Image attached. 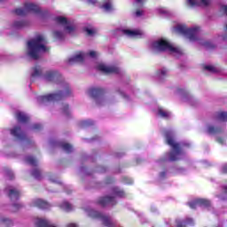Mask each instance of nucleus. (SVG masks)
<instances>
[{"mask_svg": "<svg viewBox=\"0 0 227 227\" xmlns=\"http://www.w3.org/2000/svg\"><path fill=\"white\" fill-rule=\"evenodd\" d=\"M47 38L43 34H38L27 43L26 55L31 59H38L43 52H49Z\"/></svg>", "mask_w": 227, "mask_h": 227, "instance_id": "nucleus-1", "label": "nucleus"}, {"mask_svg": "<svg viewBox=\"0 0 227 227\" xmlns=\"http://www.w3.org/2000/svg\"><path fill=\"white\" fill-rule=\"evenodd\" d=\"M54 22L57 24V27L52 33L55 40H63L67 35H72L75 32V25L68 21L64 16L55 17Z\"/></svg>", "mask_w": 227, "mask_h": 227, "instance_id": "nucleus-2", "label": "nucleus"}, {"mask_svg": "<svg viewBox=\"0 0 227 227\" xmlns=\"http://www.w3.org/2000/svg\"><path fill=\"white\" fill-rule=\"evenodd\" d=\"M151 51L154 53L157 52H169L173 56L178 58V56H182L184 52L182 49L176 47L175 45L171 44L168 39H158L153 41L151 43Z\"/></svg>", "mask_w": 227, "mask_h": 227, "instance_id": "nucleus-3", "label": "nucleus"}, {"mask_svg": "<svg viewBox=\"0 0 227 227\" xmlns=\"http://www.w3.org/2000/svg\"><path fill=\"white\" fill-rule=\"evenodd\" d=\"M164 136L166 138L167 145H168V146H171L172 148V152L168 155L165 156V160L174 161L182 159V146H189V144L179 145L176 142H175V138H173V131L171 130L165 131Z\"/></svg>", "mask_w": 227, "mask_h": 227, "instance_id": "nucleus-4", "label": "nucleus"}, {"mask_svg": "<svg viewBox=\"0 0 227 227\" xmlns=\"http://www.w3.org/2000/svg\"><path fill=\"white\" fill-rule=\"evenodd\" d=\"M116 198H125V192L118 187H114L111 189L110 195L100 198L98 203L101 207L116 205Z\"/></svg>", "mask_w": 227, "mask_h": 227, "instance_id": "nucleus-5", "label": "nucleus"}, {"mask_svg": "<svg viewBox=\"0 0 227 227\" xmlns=\"http://www.w3.org/2000/svg\"><path fill=\"white\" fill-rule=\"evenodd\" d=\"M29 12L35 13V15H38V17L43 16V12H42L40 6L31 2H25L24 8H17L16 10H14V13L16 15H19L20 17H24L27 15Z\"/></svg>", "mask_w": 227, "mask_h": 227, "instance_id": "nucleus-6", "label": "nucleus"}, {"mask_svg": "<svg viewBox=\"0 0 227 227\" xmlns=\"http://www.w3.org/2000/svg\"><path fill=\"white\" fill-rule=\"evenodd\" d=\"M175 30L178 35L188 38L190 42H196V40H198V35L200 33V27H198L188 28L185 25H177Z\"/></svg>", "mask_w": 227, "mask_h": 227, "instance_id": "nucleus-7", "label": "nucleus"}, {"mask_svg": "<svg viewBox=\"0 0 227 227\" xmlns=\"http://www.w3.org/2000/svg\"><path fill=\"white\" fill-rule=\"evenodd\" d=\"M98 58L99 54L98 51H90L88 53H84L82 51H78L75 55H74L73 57H70L67 59V63L68 65H74V63H82V61H84V59H86V58Z\"/></svg>", "mask_w": 227, "mask_h": 227, "instance_id": "nucleus-8", "label": "nucleus"}, {"mask_svg": "<svg viewBox=\"0 0 227 227\" xmlns=\"http://www.w3.org/2000/svg\"><path fill=\"white\" fill-rule=\"evenodd\" d=\"M87 214L89 217H92L93 219H100L106 227H116V223L111 219V217L107 215H104L98 211H95L93 209L87 210Z\"/></svg>", "mask_w": 227, "mask_h": 227, "instance_id": "nucleus-9", "label": "nucleus"}, {"mask_svg": "<svg viewBox=\"0 0 227 227\" xmlns=\"http://www.w3.org/2000/svg\"><path fill=\"white\" fill-rule=\"evenodd\" d=\"M68 90H66L65 92H57V93H51L44 96H39L37 98V100L40 104H47V102H56L58 100H61L64 97H67L68 95Z\"/></svg>", "mask_w": 227, "mask_h": 227, "instance_id": "nucleus-10", "label": "nucleus"}, {"mask_svg": "<svg viewBox=\"0 0 227 227\" xmlns=\"http://www.w3.org/2000/svg\"><path fill=\"white\" fill-rule=\"evenodd\" d=\"M97 70L102 74H120V67L116 66H109L104 62H99L96 66Z\"/></svg>", "mask_w": 227, "mask_h": 227, "instance_id": "nucleus-11", "label": "nucleus"}, {"mask_svg": "<svg viewBox=\"0 0 227 227\" xmlns=\"http://www.w3.org/2000/svg\"><path fill=\"white\" fill-rule=\"evenodd\" d=\"M89 97L95 98L96 104L98 106H104V102H106V98L102 96V90L100 89H90L88 90Z\"/></svg>", "mask_w": 227, "mask_h": 227, "instance_id": "nucleus-12", "label": "nucleus"}, {"mask_svg": "<svg viewBox=\"0 0 227 227\" xmlns=\"http://www.w3.org/2000/svg\"><path fill=\"white\" fill-rule=\"evenodd\" d=\"M44 79L48 82H58L61 79V74L56 70H50L45 73Z\"/></svg>", "mask_w": 227, "mask_h": 227, "instance_id": "nucleus-13", "label": "nucleus"}, {"mask_svg": "<svg viewBox=\"0 0 227 227\" xmlns=\"http://www.w3.org/2000/svg\"><path fill=\"white\" fill-rule=\"evenodd\" d=\"M122 34L128 38H143L145 34L141 30H132L130 28H123Z\"/></svg>", "mask_w": 227, "mask_h": 227, "instance_id": "nucleus-14", "label": "nucleus"}, {"mask_svg": "<svg viewBox=\"0 0 227 227\" xmlns=\"http://www.w3.org/2000/svg\"><path fill=\"white\" fill-rule=\"evenodd\" d=\"M212 0H186V4L194 8V6H201L202 8H207L210 6Z\"/></svg>", "mask_w": 227, "mask_h": 227, "instance_id": "nucleus-15", "label": "nucleus"}, {"mask_svg": "<svg viewBox=\"0 0 227 227\" xmlns=\"http://www.w3.org/2000/svg\"><path fill=\"white\" fill-rule=\"evenodd\" d=\"M190 208H196L197 207H210V200L205 199H197L188 203Z\"/></svg>", "mask_w": 227, "mask_h": 227, "instance_id": "nucleus-16", "label": "nucleus"}, {"mask_svg": "<svg viewBox=\"0 0 227 227\" xmlns=\"http://www.w3.org/2000/svg\"><path fill=\"white\" fill-rule=\"evenodd\" d=\"M5 192H7L9 198L11 200H19L20 196V192L13 187V186H9L5 189Z\"/></svg>", "mask_w": 227, "mask_h": 227, "instance_id": "nucleus-17", "label": "nucleus"}, {"mask_svg": "<svg viewBox=\"0 0 227 227\" xmlns=\"http://www.w3.org/2000/svg\"><path fill=\"white\" fill-rule=\"evenodd\" d=\"M32 207H37V208H43V210H47L51 207V204L43 200L35 199L32 201Z\"/></svg>", "mask_w": 227, "mask_h": 227, "instance_id": "nucleus-18", "label": "nucleus"}, {"mask_svg": "<svg viewBox=\"0 0 227 227\" xmlns=\"http://www.w3.org/2000/svg\"><path fill=\"white\" fill-rule=\"evenodd\" d=\"M101 10L106 12V13H109L111 12H114V6L113 5V2L111 0H106L101 5Z\"/></svg>", "mask_w": 227, "mask_h": 227, "instance_id": "nucleus-19", "label": "nucleus"}, {"mask_svg": "<svg viewBox=\"0 0 227 227\" xmlns=\"http://www.w3.org/2000/svg\"><path fill=\"white\" fill-rule=\"evenodd\" d=\"M194 226V220L192 218H186L184 221H176V227Z\"/></svg>", "mask_w": 227, "mask_h": 227, "instance_id": "nucleus-20", "label": "nucleus"}, {"mask_svg": "<svg viewBox=\"0 0 227 227\" xmlns=\"http://www.w3.org/2000/svg\"><path fill=\"white\" fill-rule=\"evenodd\" d=\"M31 79H36L42 75V67L40 66H35L30 70Z\"/></svg>", "mask_w": 227, "mask_h": 227, "instance_id": "nucleus-21", "label": "nucleus"}, {"mask_svg": "<svg viewBox=\"0 0 227 227\" xmlns=\"http://www.w3.org/2000/svg\"><path fill=\"white\" fill-rule=\"evenodd\" d=\"M16 118L20 123H26L29 121V116H27L24 112H17Z\"/></svg>", "mask_w": 227, "mask_h": 227, "instance_id": "nucleus-22", "label": "nucleus"}, {"mask_svg": "<svg viewBox=\"0 0 227 227\" xmlns=\"http://www.w3.org/2000/svg\"><path fill=\"white\" fill-rule=\"evenodd\" d=\"M11 134L17 139H23L24 133H22V130H20V128L15 127L12 129H11Z\"/></svg>", "mask_w": 227, "mask_h": 227, "instance_id": "nucleus-23", "label": "nucleus"}, {"mask_svg": "<svg viewBox=\"0 0 227 227\" xmlns=\"http://www.w3.org/2000/svg\"><path fill=\"white\" fill-rule=\"evenodd\" d=\"M204 70L209 72V74H217L218 72H221V69L218 67L212 65L204 66Z\"/></svg>", "mask_w": 227, "mask_h": 227, "instance_id": "nucleus-24", "label": "nucleus"}, {"mask_svg": "<svg viewBox=\"0 0 227 227\" xmlns=\"http://www.w3.org/2000/svg\"><path fill=\"white\" fill-rule=\"evenodd\" d=\"M59 208H61V210H64L65 212H70L74 210V207L72 206V204L67 201H63L60 205H59Z\"/></svg>", "mask_w": 227, "mask_h": 227, "instance_id": "nucleus-25", "label": "nucleus"}, {"mask_svg": "<svg viewBox=\"0 0 227 227\" xmlns=\"http://www.w3.org/2000/svg\"><path fill=\"white\" fill-rule=\"evenodd\" d=\"M158 114L161 118H169V116H171V113H169L168 110H166L162 107L158 108Z\"/></svg>", "mask_w": 227, "mask_h": 227, "instance_id": "nucleus-26", "label": "nucleus"}, {"mask_svg": "<svg viewBox=\"0 0 227 227\" xmlns=\"http://www.w3.org/2000/svg\"><path fill=\"white\" fill-rule=\"evenodd\" d=\"M60 146L66 153H70L74 150V147H72L70 144L60 143Z\"/></svg>", "mask_w": 227, "mask_h": 227, "instance_id": "nucleus-27", "label": "nucleus"}, {"mask_svg": "<svg viewBox=\"0 0 227 227\" xmlns=\"http://www.w3.org/2000/svg\"><path fill=\"white\" fill-rule=\"evenodd\" d=\"M84 32L86 35H88V36H94L95 33H97V30H95V28L92 27H84Z\"/></svg>", "mask_w": 227, "mask_h": 227, "instance_id": "nucleus-28", "label": "nucleus"}, {"mask_svg": "<svg viewBox=\"0 0 227 227\" xmlns=\"http://www.w3.org/2000/svg\"><path fill=\"white\" fill-rule=\"evenodd\" d=\"M217 120L220 121H227V113L226 112H220L216 115Z\"/></svg>", "mask_w": 227, "mask_h": 227, "instance_id": "nucleus-29", "label": "nucleus"}, {"mask_svg": "<svg viewBox=\"0 0 227 227\" xmlns=\"http://www.w3.org/2000/svg\"><path fill=\"white\" fill-rule=\"evenodd\" d=\"M26 162L31 166H36V164H38V160H36V159H35L33 156H27L26 158Z\"/></svg>", "mask_w": 227, "mask_h": 227, "instance_id": "nucleus-30", "label": "nucleus"}, {"mask_svg": "<svg viewBox=\"0 0 227 227\" xmlns=\"http://www.w3.org/2000/svg\"><path fill=\"white\" fill-rule=\"evenodd\" d=\"M24 26H26V22L24 21H15L13 23V27L16 29H20V27H24Z\"/></svg>", "mask_w": 227, "mask_h": 227, "instance_id": "nucleus-31", "label": "nucleus"}, {"mask_svg": "<svg viewBox=\"0 0 227 227\" xmlns=\"http://www.w3.org/2000/svg\"><path fill=\"white\" fill-rule=\"evenodd\" d=\"M168 75V69L161 68L160 71H158V76L160 79H162V77H166Z\"/></svg>", "mask_w": 227, "mask_h": 227, "instance_id": "nucleus-32", "label": "nucleus"}, {"mask_svg": "<svg viewBox=\"0 0 227 227\" xmlns=\"http://www.w3.org/2000/svg\"><path fill=\"white\" fill-rule=\"evenodd\" d=\"M10 223H12L11 219L5 216L0 215V224H10Z\"/></svg>", "mask_w": 227, "mask_h": 227, "instance_id": "nucleus-33", "label": "nucleus"}, {"mask_svg": "<svg viewBox=\"0 0 227 227\" xmlns=\"http://www.w3.org/2000/svg\"><path fill=\"white\" fill-rule=\"evenodd\" d=\"M202 45L204 47H206L207 49H214L215 46L214 45V43H212V42L210 41H206L204 43H201Z\"/></svg>", "mask_w": 227, "mask_h": 227, "instance_id": "nucleus-34", "label": "nucleus"}, {"mask_svg": "<svg viewBox=\"0 0 227 227\" xmlns=\"http://www.w3.org/2000/svg\"><path fill=\"white\" fill-rule=\"evenodd\" d=\"M32 176H33L34 178H36L37 180H40V178H41L40 170H38L37 168L34 169L32 171Z\"/></svg>", "mask_w": 227, "mask_h": 227, "instance_id": "nucleus-35", "label": "nucleus"}, {"mask_svg": "<svg viewBox=\"0 0 227 227\" xmlns=\"http://www.w3.org/2000/svg\"><path fill=\"white\" fill-rule=\"evenodd\" d=\"M183 102H189L191 104L192 102V97L189 94L183 96L182 98Z\"/></svg>", "mask_w": 227, "mask_h": 227, "instance_id": "nucleus-36", "label": "nucleus"}, {"mask_svg": "<svg viewBox=\"0 0 227 227\" xmlns=\"http://www.w3.org/2000/svg\"><path fill=\"white\" fill-rule=\"evenodd\" d=\"M90 125H93V121L88 120V121H82L80 123L81 127H90Z\"/></svg>", "mask_w": 227, "mask_h": 227, "instance_id": "nucleus-37", "label": "nucleus"}, {"mask_svg": "<svg viewBox=\"0 0 227 227\" xmlns=\"http://www.w3.org/2000/svg\"><path fill=\"white\" fill-rule=\"evenodd\" d=\"M207 132H208V134H215V133H217V129H215L212 126H208Z\"/></svg>", "mask_w": 227, "mask_h": 227, "instance_id": "nucleus-38", "label": "nucleus"}, {"mask_svg": "<svg viewBox=\"0 0 227 227\" xmlns=\"http://www.w3.org/2000/svg\"><path fill=\"white\" fill-rule=\"evenodd\" d=\"M118 95L122 97V98H124V100H129V96L125 95V92H123L122 90H119Z\"/></svg>", "mask_w": 227, "mask_h": 227, "instance_id": "nucleus-39", "label": "nucleus"}, {"mask_svg": "<svg viewBox=\"0 0 227 227\" xmlns=\"http://www.w3.org/2000/svg\"><path fill=\"white\" fill-rule=\"evenodd\" d=\"M84 3H87V4H97V0H82Z\"/></svg>", "mask_w": 227, "mask_h": 227, "instance_id": "nucleus-40", "label": "nucleus"}, {"mask_svg": "<svg viewBox=\"0 0 227 227\" xmlns=\"http://www.w3.org/2000/svg\"><path fill=\"white\" fill-rule=\"evenodd\" d=\"M63 112H64L66 114H69L68 105H65V106H64Z\"/></svg>", "mask_w": 227, "mask_h": 227, "instance_id": "nucleus-41", "label": "nucleus"}, {"mask_svg": "<svg viewBox=\"0 0 227 227\" xmlns=\"http://www.w3.org/2000/svg\"><path fill=\"white\" fill-rule=\"evenodd\" d=\"M135 15H136V17H141V15H143V11L137 10V11L135 12Z\"/></svg>", "mask_w": 227, "mask_h": 227, "instance_id": "nucleus-42", "label": "nucleus"}, {"mask_svg": "<svg viewBox=\"0 0 227 227\" xmlns=\"http://www.w3.org/2000/svg\"><path fill=\"white\" fill-rule=\"evenodd\" d=\"M221 12H223V13L227 14V5H222L221 6Z\"/></svg>", "mask_w": 227, "mask_h": 227, "instance_id": "nucleus-43", "label": "nucleus"}, {"mask_svg": "<svg viewBox=\"0 0 227 227\" xmlns=\"http://www.w3.org/2000/svg\"><path fill=\"white\" fill-rule=\"evenodd\" d=\"M42 128V126L40 125V124H35L34 126H33V129H35V130H38V129H41Z\"/></svg>", "mask_w": 227, "mask_h": 227, "instance_id": "nucleus-44", "label": "nucleus"}, {"mask_svg": "<svg viewBox=\"0 0 227 227\" xmlns=\"http://www.w3.org/2000/svg\"><path fill=\"white\" fill-rule=\"evenodd\" d=\"M218 40H222V41H226L227 40V37H226V35H220L219 37H218Z\"/></svg>", "mask_w": 227, "mask_h": 227, "instance_id": "nucleus-45", "label": "nucleus"}, {"mask_svg": "<svg viewBox=\"0 0 227 227\" xmlns=\"http://www.w3.org/2000/svg\"><path fill=\"white\" fill-rule=\"evenodd\" d=\"M222 171L223 173H227V164L223 165Z\"/></svg>", "mask_w": 227, "mask_h": 227, "instance_id": "nucleus-46", "label": "nucleus"}, {"mask_svg": "<svg viewBox=\"0 0 227 227\" xmlns=\"http://www.w3.org/2000/svg\"><path fill=\"white\" fill-rule=\"evenodd\" d=\"M137 4H143L145 0H135Z\"/></svg>", "mask_w": 227, "mask_h": 227, "instance_id": "nucleus-47", "label": "nucleus"}, {"mask_svg": "<svg viewBox=\"0 0 227 227\" xmlns=\"http://www.w3.org/2000/svg\"><path fill=\"white\" fill-rule=\"evenodd\" d=\"M13 207L16 208V210H19V208H20V204H14Z\"/></svg>", "mask_w": 227, "mask_h": 227, "instance_id": "nucleus-48", "label": "nucleus"}, {"mask_svg": "<svg viewBox=\"0 0 227 227\" xmlns=\"http://www.w3.org/2000/svg\"><path fill=\"white\" fill-rule=\"evenodd\" d=\"M67 227H77L76 223H68Z\"/></svg>", "mask_w": 227, "mask_h": 227, "instance_id": "nucleus-49", "label": "nucleus"}, {"mask_svg": "<svg viewBox=\"0 0 227 227\" xmlns=\"http://www.w3.org/2000/svg\"><path fill=\"white\" fill-rule=\"evenodd\" d=\"M7 175H8V176H9L10 178H12V176H13V173H12V171H9V172L7 173Z\"/></svg>", "mask_w": 227, "mask_h": 227, "instance_id": "nucleus-50", "label": "nucleus"}, {"mask_svg": "<svg viewBox=\"0 0 227 227\" xmlns=\"http://www.w3.org/2000/svg\"><path fill=\"white\" fill-rule=\"evenodd\" d=\"M159 12H160V13H166V10H164V9H160Z\"/></svg>", "mask_w": 227, "mask_h": 227, "instance_id": "nucleus-51", "label": "nucleus"}, {"mask_svg": "<svg viewBox=\"0 0 227 227\" xmlns=\"http://www.w3.org/2000/svg\"><path fill=\"white\" fill-rule=\"evenodd\" d=\"M165 175H166L165 172L160 173V178H164Z\"/></svg>", "mask_w": 227, "mask_h": 227, "instance_id": "nucleus-52", "label": "nucleus"}, {"mask_svg": "<svg viewBox=\"0 0 227 227\" xmlns=\"http://www.w3.org/2000/svg\"><path fill=\"white\" fill-rule=\"evenodd\" d=\"M218 143H223V138H218Z\"/></svg>", "mask_w": 227, "mask_h": 227, "instance_id": "nucleus-53", "label": "nucleus"}, {"mask_svg": "<svg viewBox=\"0 0 227 227\" xmlns=\"http://www.w3.org/2000/svg\"><path fill=\"white\" fill-rule=\"evenodd\" d=\"M223 190H224V192L227 193V186H224V187H223Z\"/></svg>", "mask_w": 227, "mask_h": 227, "instance_id": "nucleus-54", "label": "nucleus"}, {"mask_svg": "<svg viewBox=\"0 0 227 227\" xmlns=\"http://www.w3.org/2000/svg\"><path fill=\"white\" fill-rule=\"evenodd\" d=\"M225 29H226V31H227V23H226V25H225Z\"/></svg>", "mask_w": 227, "mask_h": 227, "instance_id": "nucleus-55", "label": "nucleus"}]
</instances>
